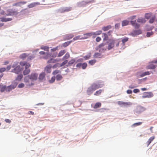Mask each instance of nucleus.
<instances>
[{"instance_id": "nucleus-10", "label": "nucleus", "mask_w": 157, "mask_h": 157, "mask_svg": "<svg viewBox=\"0 0 157 157\" xmlns=\"http://www.w3.org/2000/svg\"><path fill=\"white\" fill-rule=\"evenodd\" d=\"M117 103L118 105L124 106H125L127 105H131L132 104V103L130 102L118 101Z\"/></svg>"}, {"instance_id": "nucleus-1", "label": "nucleus", "mask_w": 157, "mask_h": 157, "mask_svg": "<svg viewBox=\"0 0 157 157\" xmlns=\"http://www.w3.org/2000/svg\"><path fill=\"white\" fill-rule=\"evenodd\" d=\"M102 87L101 85L93 83L88 88L86 91L88 95H90L96 89Z\"/></svg>"}, {"instance_id": "nucleus-23", "label": "nucleus", "mask_w": 157, "mask_h": 157, "mask_svg": "<svg viewBox=\"0 0 157 157\" xmlns=\"http://www.w3.org/2000/svg\"><path fill=\"white\" fill-rule=\"evenodd\" d=\"M155 138V136H152L148 140L147 143V146H148V145L150 144L151 142Z\"/></svg>"}, {"instance_id": "nucleus-9", "label": "nucleus", "mask_w": 157, "mask_h": 157, "mask_svg": "<svg viewBox=\"0 0 157 157\" xmlns=\"http://www.w3.org/2000/svg\"><path fill=\"white\" fill-rule=\"evenodd\" d=\"M20 65L22 67H25V69H27L29 68L30 65L29 63L25 62H21L20 63Z\"/></svg>"}, {"instance_id": "nucleus-26", "label": "nucleus", "mask_w": 157, "mask_h": 157, "mask_svg": "<svg viewBox=\"0 0 157 157\" xmlns=\"http://www.w3.org/2000/svg\"><path fill=\"white\" fill-rule=\"evenodd\" d=\"M111 28V26L110 25H109L106 26L102 28V29L104 31H105L108 30Z\"/></svg>"}, {"instance_id": "nucleus-11", "label": "nucleus", "mask_w": 157, "mask_h": 157, "mask_svg": "<svg viewBox=\"0 0 157 157\" xmlns=\"http://www.w3.org/2000/svg\"><path fill=\"white\" fill-rule=\"evenodd\" d=\"M26 3V2H20L13 3L12 6H21L25 4Z\"/></svg>"}, {"instance_id": "nucleus-62", "label": "nucleus", "mask_w": 157, "mask_h": 157, "mask_svg": "<svg viewBox=\"0 0 157 157\" xmlns=\"http://www.w3.org/2000/svg\"><path fill=\"white\" fill-rule=\"evenodd\" d=\"M74 36V35L73 34H70L68 35L69 38L68 39L72 38Z\"/></svg>"}, {"instance_id": "nucleus-37", "label": "nucleus", "mask_w": 157, "mask_h": 157, "mask_svg": "<svg viewBox=\"0 0 157 157\" xmlns=\"http://www.w3.org/2000/svg\"><path fill=\"white\" fill-rule=\"evenodd\" d=\"M68 62L67 60H65L63 61L61 64H59V65L58 66V67H62L66 64Z\"/></svg>"}, {"instance_id": "nucleus-2", "label": "nucleus", "mask_w": 157, "mask_h": 157, "mask_svg": "<svg viewBox=\"0 0 157 157\" xmlns=\"http://www.w3.org/2000/svg\"><path fill=\"white\" fill-rule=\"evenodd\" d=\"M136 17V16L134 15L129 17L128 19L130 20V23L133 26L135 29H138L140 25L139 24L136 23V21L135 20L134 21L133 20L135 19Z\"/></svg>"}, {"instance_id": "nucleus-17", "label": "nucleus", "mask_w": 157, "mask_h": 157, "mask_svg": "<svg viewBox=\"0 0 157 157\" xmlns=\"http://www.w3.org/2000/svg\"><path fill=\"white\" fill-rule=\"evenodd\" d=\"M0 21L2 22H7L10 21L12 20L11 18H6L4 17H1L0 18Z\"/></svg>"}, {"instance_id": "nucleus-27", "label": "nucleus", "mask_w": 157, "mask_h": 157, "mask_svg": "<svg viewBox=\"0 0 157 157\" xmlns=\"http://www.w3.org/2000/svg\"><path fill=\"white\" fill-rule=\"evenodd\" d=\"M142 33V31L140 29L138 30H136L133 32V34L135 35H138L140 34H141Z\"/></svg>"}, {"instance_id": "nucleus-54", "label": "nucleus", "mask_w": 157, "mask_h": 157, "mask_svg": "<svg viewBox=\"0 0 157 157\" xmlns=\"http://www.w3.org/2000/svg\"><path fill=\"white\" fill-rule=\"evenodd\" d=\"M18 86L19 88H22L24 86V84L23 83H21L19 84Z\"/></svg>"}, {"instance_id": "nucleus-50", "label": "nucleus", "mask_w": 157, "mask_h": 157, "mask_svg": "<svg viewBox=\"0 0 157 157\" xmlns=\"http://www.w3.org/2000/svg\"><path fill=\"white\" fill-rule=\"evenodd\" d=\"M41 49H43L45 51H48L49 48L48 47L44 46L43 47H41Z\"/></svg>"}, {"instance_id": "nucleus-53", "label": "nucleus", "mask_w": 157, "mask_h": 157, "mask_svg": "<svg viewBox=\"0 0 157 157\" xmlns=\"http://www.w3.org/2000/svg\"><path fill=\"white\" fill-rule=\"evenodd\" d=\"M153 34V33L152 32H147V37H149L151 35Z\"/></svg>"}, {"instance_id": "nucleus-15", "label": "nucleus", "mask_w": 157, "mask_h": 157, "mask_svg": "<svg viewBox=\"0 0 157 157\" xmlns=\"http://www.w3.org/2000/svg\"><path fill=\"white\" fill-rule=\"evenodd\" d=\"M80 36H77L75 37H74L73 39V40H84L88 38V37L87 36H84L83 37H80Z\"/></svg>"}, {"instance_id": "nucleus-35", "label": "nucleus", "mask_w": 157, "mask_h": 157, "mask_svg": "<svg viewBox=\"0 0 157 157\" xmlns=\"http://www.w3.org/2000/svg\"><path fill=\"white\" fill-rule=\"evenodd\" d=\"M62 76L58 74L56 76V79L57 81H60L62 79Z\"/></svg>"}, {"instance_id": "nucleus-51", "label": "nucleus", "mask_w": 157, "mask_h": 157, "mask_svg": "<svg viewBox=\"0 0 157 157\" xmlns=\"http://www.w3.org/2000/svg\"><path fill=\"white\" fill-rule=\"evenodd\" d=\"M155 19V17H153L151 18L149 20V23H152L154 22Z\"/></svg>"}, {"instance_id": "nucleus-22", "label": "nucleus", "mask_w": 157, "mask_h": 157, "mask_svg": "<svg viewBox=\"0 0 157 157\" xmlns=\"http://www.w3.org/2000/svg\"><path fill=\"white\" fill-rule=\"evenodd\" d=\"M102 37L103 38L104 41H106L109 39L107 34L105 33H102Z\"/></svg>"}, {"instance_id": "nucleus-40", "label": "nucleus", "mask_w": 157, "mask_h": 157, "mask_svg": "<svg viewBox=\"0 0 157 157\" xmlns=\"http://www.w3.org/2000/svg\"><path fill=\"white\" fill-rule=\"evenodd\" d=\"M92 32H90V33H84L83 35L84 36H87L88 37H90L92 36Z\"/></svg>"}, {"instance_id": "nucleus-43", "label": "nucleus", "mask_w": 157, "mask_h": 157, "mask_svg": "<svg viewBox=\"0 0 157 157\" xmlns=\"http://www.w3.org/2000/svg\"><path fill=\"white\" fill-rule=\"evenodd\" d=\"M71 43V41H67L63 44V45L64 47H66L69 45Z\"/></svg>"}, {"instance_id": "nucleus-18", "label": "nucleus", "mask_w": 157, "mask_h": 157, "mask_svg": "<svg viewBox=\"0 0 157 157\" xmlns=\"http://www.w3.org/2000/svg\"><path fill=\"white\" fill-rule=\"evenodd\" d=\"M71 8L70 7H66L64 8H63L61 10V13H64L65 12H67L69 11H70L71 10Z\"/></svg>"}, {"instance_id": "nucleus-52", "label": "nucleus", "mask_w": 157, "mask_h": 157, "mask_svg": "<svg viewBox=\"0 0 157 157\" xmlns=\"http://www.w3.org/2000/svg\"><path fill=\"white\" fill-rule=\"evenodd\" d=\"M29 77H28V76L25 77L24 78V82H29Z\"/></svg>"}, {"instance_id": "nucleus-56", "label": "nucleus", "mask_w": 157, "mask_h": 157, "mask_svg": "<svg viewBox=\"0 0 157 157\" xmlns=\"http://www.w3.org/2000/svg\"><path fill=\"white\" fill-rule=\"evenodd\" d=\"M107 109H106V108H101V109H99V111L100 112H104L105 110H106Z\"/></svg>"}, {"instance_id": "nucleus-61", "label": "nucleus", "mask_w": 157, "mask_h": 157, "mask_svg": "<svg viewBox=\"0 0 157 157\" xmlns=\"http://www.w3.org/2000/svg\"><path fill=\"white\" fill-rule=\"evenodd\" d=\"M127 93L128 94H132V91L131 90H128L127 91Z\"/></svg>"}, {"instance_id": "nucleus-38", "label": "nucleus", "mask_w": 157, "mask_h": 157, "mask_svg": "<svg viewBox=\"0 0 157 157\" xmlns=\"http://www.w3.org/2000/svg\"><path fill=\"white\" fill-rule=\"evenodd\" d=\"M27 55L25 53H24L21 54L20 56V58L21 59H24L27 56Z\"/></svg>"}, {"instance_id": "nucleus-29", "label": "nucleus", "mask_w": 157, "mask_h": 157, "mask_svg": "<svg viewBox=\"0 0 157 157\" xmlns=\"http://www.w3.org/2000/svg\"><path fill=\"white\" fill-rule=\"evenodd\" d=\"M103 90L101 89L99 90L96 91L94 94V95L95 96L99 95L102 92Z\"/></svg>"}, {"instance_id": "nucleus-3", "label": "nucleus", "mask_w": 157, "mask_h": 157, "mask_svg": "<svg viewBox=\"0 0 157 157\" xmlns=\"http://www.w3.org/2000/svg\"><path fill=\"white\" fill-rule=\"evenodd\" d=\"M8 13H6V15L7 16L16 15L18 14L17 11L15 9H9L7 10Z\"/></svg>"}, {"instance_id": "nucleus-7", "label": "nucleus", "mask_w": 157, "mask_h": 157, "mask_svg": "<svg viewBox=\"0 0 157 157\" xmlns=\"http://www.w3.org/2000/svg\"><path fill=\"white\" fill-rule=\"evenodd\" d=\"M115 41L113 40H110V42L109 43L108 46V49L110 50L112 49L114 46Z\"/></svg>"}, {"instance_id": "nucleus-14", "label": "nucleus", "mask_w": 157, "mask_h": 157, "mask_svg": "<svg viewBox=\"0 0 157 157\" xmlns=\"http://www.w3.org/2000/svg\"><path fill=\"white\" fill-rule=\"evenodd\" d=\"M59 65L58 63H56L52 65V64H49L47 65L45 68V69H51L52 68H56L58 67Z\"/></svg>"}, {"instance_id": "nucleus-28", "label": "nucleus", "mask_w": 157, "mask_h": 157, "mask_svg": "<svg viewBox=\"0 0 157 157\" xmlns=\"http://www.w3.org/2000/svg\"><path fill=\"white\" fill-rule=\"evenodd\" d=\"M154 63L152 61L149 66V69H155L156 68V65H154Z\"/></svg>"}, {"instance_id": "nucleus-32", "label": "nucleus", "mask_w": 157, "mask_h": 157, "mask_svg": "<svg viewBox=\"0 0 157 157\" xmlns=\"http://www.w3.org/2000/svg\"><path fill=\"white\" fill-rule=\"evenodd\" d=\"M90 57L91 53H89L87 55L83 56V57L84 59L87 60L89 59L90 58Z\"/></svg>"}, {"instance_id": "nucleus-60", "label": "nucleus", "mask_w": 157, "mask_h": 157, "mask_svg": "<svg viewBox=\"0 0 157 157\" xmlns=\"http://www.w3.org/2000/svg\"><path fill=\"white\" fill-rule=\"evenodd\" d=\"M5 121L6 122L9 123H10L11 122V121L10 120L7 119H6Z\"/></svg>"}, {"instance_id": "nucleus-19", "label": "nucleus", "mask_w": 157, "mask_h": 157, "mask_svg": "<svg viewBox=\"0 0 157 157\" xmlns=\"http://www.w3.org/2000/svg\"><path fill=\"white\" fill-rule=\"evenodd\" d=\"M137 21L138 23L143 24L145 23L146 21L144 18L140 17L138 18Z\"/></svg>"}, {"instance_id": "nucleus-21", "label": "nucleus", "mask_w": 157, "mask_h": 157, "mask_svg": "<svg viewBox=\"0 0 157 157\" xmlns=\"http://www.w3.org/2000/svg\"><path fill=\"white\" fill-rule=\"evenodd\" d=\"M59 61V60L57 59H51L48 61L47 63H54L58 62Z\"/></svg>"}, {"instance_id": "nucleus-59", "label": "nucleus", "mask_w": 157, "mask_h": 157, "mask_svg": "<svg viewBox=\"0 0 157 157\" xmlns=\"http://www.w3.org/2000/svg\"><path fill=\"white\" fill-rule=\"evenodd\" d=\"M59 72V71L58 70H56L54 71L53 72V74L54 75H56Z\"/></svg>"}, {"instance_id": "nucleus-36", "label": "nucleus", "mask_w": 157, "mask_h": 157, "mask_svg": "<svg viewBox=\"0 0 157 157\" xmlns=\"http://www.w3.org/2000/svg\"><path fill=\"white\" fill-rule=\"evenodd\" d=\"M96 60L92 59L89 61V63L91 65H93L96 63Z\"/></svg>"}, {"instance_id": "nucleus-13", "label": "nucleus", "mask_w": 157, "mask_h": 157, "mask_svg": "<svg viewBox=\"0 0 157 157\" xmlns=\"http://www.w3.org/2000/svg\"><path fill=\"white\" fill-rule=\"evenodd\" d=\"M92 37L95 38L96 36L100 35L102 33V31L101 30H98L95 32H92Z\"/></svg>"}, {"instance_id": "nucleus-25", "label": "nucleus", "mask_w": 157, "mask_h": 157, "mask_svg": "<svg viewBox=\"0 0 157 157\" xmlns=\"http://www.w3.org/2000/svg\"><path fill=\"white\" fill-rule=\"evenodd\" d=\"M101 105V104L100 102H97L94 105L93 108L94 109H97L100 107Z\"/></svg>"}, {"instance_id": "nucleus-47", "label": "nucleus", "mask_w": 157, "mask_h": 157, "mask_svg": "<svg viewBox=\"0 0 157 157\" xmlns=\"http://www.w3.org/2000/svg\"><path fill=\"white\" fill-rule=\"evenodd\" d=\"M151 14L150 13H146L145 15V17L147 19H148L151 17Z\"/></svg>"}, {"instance_id": "nucleus-16", "label": "nucleus", "mask_w": 157, "mask_h": 157, "mask_svg": "<svg viewBox=\"0 0 157 157\" xmlns=\"http://www.w3.org/2000/svg\"><path fill=\"white\" fill-rule=\"evenodd\" d=\"M152 73L153 74V72H152L151 71H146L144 72H143L140 75V77H142L145 76L147 75H150Z\"/></svg>"}, {"instance_id": "nucleus-4", "label": "nucleus", "mask_w": 157, "mask_h": 157, "mask_svg": "<svg viewBox=\"0 0 157 157\" xmlns=\"http://www.w3.org/2000/svg\"><path fill=\"white\" fill-rule=\"evenodd\" d=\"M12 88H13L12 87V86H9L6 88V86H3L2 84H0V91L1 92L4 91L5 90H6L8 91H10L11 90Z\"/></svg>"}, {"instance_id": "nucleus-55", "label": "nucleus", "mask_w": 157, "mask_h": 157, "mask_svg": "<svg viewBox=\"0 0 157 157\" xmlns=\"http://www.w3.org/2000/svg\"><path fill=\"white\" fill-rule=\"evenodd\" d=\"M101 40V38L99 36L97 37L96 38V41L97 42H99Z\"/></svg>"}, {"instance_id": "nucleus-45", "label": "nucleus", "mask_w": 157, "mask_h": 157, "mask_svg": "<svg viewBox=\"0 0 157 157\" xmlns=\"http://www.w3.org/2000/svg\"><path fill=\"white\" fill-rule=\"evenodd\" d=\"M21 71V69H13L12 72H14L15 73L18 74Z\"/></svg>"}, {"instance_id": "nucleus-58", "label": "nucleus", "mask_w": 157, "mask_h": 157, "mask_svg": "<svg viewBox=\"0 0 157 157\" xmlns=\"http://www.w3.org/2000/svg\"><path fill=\"white\" fill-rule=\"evenodd\" d=\"M75 62V60L74 59H72L69 61L68 62L69 64H73Z\"/></svg>"}, {"instance_id": "nucleus-24", "label": "nucleus", "mask_w": 157, "mask_h": 157, "mask_svg": "<svg viewBox=\"0 0 157 157\" xmlns=\"http://www.w3.org/2000/svg\"><path fill=\"white\" fill-rule=\"evenodd\" d=\"M45 74L43 72L41 73L39 77V78L40 80H42L45 77Z\"/></svg>"}, {"instance_id": "nucleus-12", "label": "nucleus", "mask_w": 157, "mask_h": 157, "mask_svg": "<svg viewBox=\"0 0 157 157\" xmlns=\"http://www.w3.org/2000/svg\"><path fill=\"white\" fill-rule=\"evenodd\" d=\"M29 78L33 80H36L37 78L38 75L35 73H33L31 74L30 75H28Z\"/></svg>"}, {"instance_id": "nucleus-48", "label": "nucleus", "mask_w": 157, "mask_h": 157, "mask_svg": "<svg viewBox=\"0 0 157 157\" xmlns=\"http://www.w3.org/2000/svg\"><path fill=\"white\" fill-rule=\"evenodd\" d=\"M70 57V55L68 53H67L63 57V59H66Z\"/></svg>"}, {"instance_id": "nucleus-39", "label": "nucleus", "mask_w": 157, "mask_h": 157, "mask_svg": "<svg viewBox=\"0 0 157 157\" xmlns=\"http://www.w3.org/2000/svg\"><path fill=\"white\" fill-rule=\"evenodd\" d=\"M142 122H139L137 123H136L133 124L132 126V127H136L140 125L141 124H142Z\"/></svg>"}, {"instance_id": "nucleus-34", "label": "nucleus", "mask_w": 157, "mask_h": 157, "mask_svg": "<svg viewBox=\"0 0 157 157\" xmlns=\"http://www.w3.org/2000/svg\"><path fill=\"white\" fill-rule=\"evenodd\" d=\"M128 37H126L124 38H123L121 40V41L123 44L124 45L125 44V43L128 41Z\"/></svg>"}, {"instance_id": "nucleus-31", "label": "nucleus", "mask_w": 157, "mask_h": 157, "mask_svg": "<svg viewBox=\"0 0 157 157\" xmlns=\"http://www.w3.org/2000/svg\"><path fill=\"white\" fill-rule=\"evenodd\" d=\"M95 58H101V54L98 52L95 53L93 56Z\"/></svg>"}, {"instance_id": "nucleus-8", "label": "nucleus", "mask_w": 157, "mask_h": 157, "mask_svg": "<svg viewBox=\"0 0 157 157\" xmlns=\"http://www.w3.org/2000/svg\"><path fill=\"white\" fill-rule=\"evenodd\" d=\"M76 66L77 67H82V69H85L87 66V64L86 63H79L77 64Z\"/></svg>"}, {"instance_id": "nucleus-6", "label": "nucleus", "mask_w": 157, "mask_h": 157, "mask_svg": "<svg viewBox=\"0 0 157 157\" xmlns=\"http://www.w3.org/2000/svg\"><path fill=\"white\" fill-rule=\"evenodd\" d=\"M153 96V94L151 92H144L142 96L143 98H150Z\"/></svg>"}, {"instance_id": "nucleus-30", "label": "nucleus", "mask_w": 157, "mask_h": 157, "mask_svg": "<svg viewBox=\"0 0 157 157\" xmlns=\"http://www.w3.org/2000/svg\"><path fill=\"white\" fill-rule=\"evenodd\" d=\"M129 23V21L126 20H125L122 21V25L124 26L128 25Z\"/></svg>"}, {"instance_id": "nucleus-46", "label": "nucleus", "mask_w": 157, "mask_h": 157, "mask_svg": "<svg viewBox=\"0 0 157 157\" xmlns=\"http://www.w3.org/2000/svg\"><path fill=\"white\" fill-rule=\"evenodd\" d=\"M56 77L55 76L52 77L51 79L49 80V82L50 83H52L55 80Z\"/></svg>"}, {"instance_id": "nucleus-41", "label": "nucleus", "mask_w": 157, "mask_h": 157, "mask_svg": "<svg viewBox=\"0 0 157 157\" xmlns=\"http://www.w3.org/2000/svg\"><path fill=\"white\" fill-rule=\"evenodd\" d=\"M57 55V53H54V54H52V55H50L49 54H47V56L46 57H44V58H45V59H47L48 58V57L50 56H51L52 57H56Z\"/></svg>"}, {"instance_id": "nucleus-49", "label": "nucleus", "mask_w": 157, "mask_h": 157, "mask_svg": "<svg viewBox=\"0 0 157 157\" xmlns=\"http://www.w3.org/2000/svg\"><path fill=\"white\" fill-rule=\"evenodd\" d=\"M105 44L103 43H102L101 44H100L98 46V48H101V49L99 50V51H101V48L105 46Z\"/></svg>"}, {"instance_id": "nucleus-64", "label": "nucleus", "mask_w": 157, "mask_h": 157, "mask_svg": "<svg viewBox=\"0 0 157 157\" xmlns=\"http://www.w3.org/2000/svg\"><path fill=\"white\" fill-rule=\"evenodd\" d=\"M29 114L33 115L34 113V112L32 111H29Z\"/></svg>"}, {"instance_id": "nucleus-20", "label": "nucleus", "mask_w": 157, "mask_h": 157, "mask_svg": "<svg viewBox=\"0 0 157 157\" xmlns=\"http://www.w3.org/2000/svg\"><path fill=\"white\" fill-rule=\"evenodd\" d=\"M40 3L38 2L32 3L28 5V7L29 8H32L36 6V5H39Z\"/></svg>"}, {"instance_id": "nucleus-33", "label": "nucleus", "mask_w": 157, "mask_h": 157, "mask_svg": "<svg viewBox=\"0 0 157 157\" xmlns=\"http://www.w3.org/2000/svg\"><path fill=\"white\" fill-rule=\"evenodd\" d=\"M65 52L66 51L64 50L61 51L58 54V57H60L62 56L65 53Z\"/></svg>"}, {"instance_id": "nucleus-42", "label": "nucleus", "mask_w": 157, "mask_h": 157, "mask_svg": "<svg viewBox=\"0 0 157 157\" xmlns=\"http://www.w3.org/2000/svg\"><path fill=\"white\" fill-rule=\"evenodd\" d=\"M30 72V69H25L23 71V74L24 75H26L28 74Z\"/></svg>"}, {"instance_id": "nucleus-5", "label": "nucleus", "mask_w": 157, "mask_h": 157, "mask_svg": "<svg viewBox=\"0 0 157 157\" xmlns=\"http://www.w3.org/2000/svg\"><path fill=\"white\" fill-rule=\"evenodd\" d=\"M145 110V109L144 108L140 106H138L135 109L134 112L137 114H140L144 111Z\"/></svg>"}, {"instance_id": "nucleus-57", "label": "nucleus", "mask_w": 157, "mask_h": 157, "mask_svg": "<svg viewBox=\"0 0 157 157\" xmlns=\"http://www.w3.org/2000/svg\"><path fill=\"white\" fill-rule=\"evenodd\" d=\"M133 92L135 93H136L139 92H140V90L138 89H134L133 90Z\"/></svg>"}, {"instance_id": "nucleus-44", "label": "nucleus", "mask_w": 157, "mask_h": 157, "mask_svg": "<svg viewBox=\"0 0 157 157\" xmlns=\"http://www.w3.org/2000/svg\"><path fill=\"white\" fill-rule=\"evenodd\" d=\"M22 74H20L16 78V80L18 81H20L22 78Z\"/></svg>"}, {"instance_id": "nucleus-63", "label": "nucleus", "mask_w": 157, "mask_h": 157, "mask_svg": "<svg viewBox=\"0 0 157 157\" xmlns=\"http://www.w3.org/2000/svg\"><path fill=\"white\" fill-rule=\"evenodd\" d=\"M120 26L119 24H116L115 25V28H118Z\"/></svg>"}]
</instances>
